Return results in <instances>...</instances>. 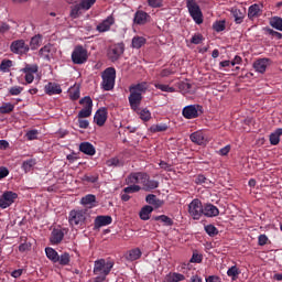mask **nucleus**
I'll return each mask as SVG.
<instances>
[{
	"instance_id": "f03ea898",
	"label": "nucleus",
	"mask_w": 282,
	"mask_h": 282,
	"mask_svg": "<svg viewBox=\"0 0 282 282\" xmlns=\"http://www.w3.org/2000/svg\"><path fill=\"white\" fill-rule=\"evenodd\" d=\"M130 96L128 97L129 105L133 111H138V108L142 104V95L147 93V83L131 85L129 87Z\"/></svg>"
},
{
	"instance_id": "f8f14e48",
	"label": "nucleus",
	"mask_w": 282,
	"mask_h": 282,
	"mask_svg": "<svg viewBox=\"0 0 282 282\" xmlns=\"http://www.w3.org/2000/svg\"><path fill=\"white\" fill-rule=\"evenodd\" d=\"M19 197V195L14 192H4L0 197V208H10L14 204V200Z\"/></svg>"
},
{
	"instance_id": "9d476101",
	"label": "nucleus",
	"mask_w": 282,
	"mask_h": 282,
	"mask_svg": "<svg viewBox=\"0 0 282 282\" xmlns=\"http://www.w3.org/2000/svg\"><path fill=\"white\" fill-rule=\"evenodd\" d=\"M124 54V43H117L111 45L108 48V58L111 63H116V61H120V57Z\"/></svg>"
},
{
	"instance_id": "3c124183",
	"label": "nucleus",
	"mask_w": 282,
	"mask_h": 282,
	"mask_svg": "<svg viewBox=\"0 0 282 282\" xmlns=\"http://www.w3.org/2000/svg\"><path fill=\"white\" fill-rule=\"evenodd\" d=\"M213 30H215V32H224V30H226V21L214 22Z\"/></svg>"
},
{
	"instance_id": "052dcab7",
	"label": "nucleus",
	"mask_w": 282,
	"mask_h": 282,
	"mask_svg": "<svg viewBox=\"0 0 282 282\" xmlns=\"http://www.w3.org/2000/svg\"><path fill=\"white\" fill-rule=\"evenodd\" d=\"M173 74H175V70L171 68H164L160 72L161 78H169V76H173Z\"/></svg>"
},
{
	"instance_id": "e433bc0d",
	"label": "nucleus",
	"mask_w": 282,
	"mask_h": 282,
	"mask_svg": "<svg viewBox=\"0 0 282 282\" xmlns=\"http://www.w3.org/2000/svg\"><path fill=\"white\" fill-rule=\"evenodd\" d=\"M70 100H78L80 98V87L74 86L68 90Z\"/></svg>"
},
{
	"instance_id": "09e8293b",
	"label": "nucleus",
	"mask_w": 282,
	"mask_h": 282,
	"mask_svg": "<svg viewBox=\"0 0 282 282\" xmlns=\"http://www.w3.org/2000/svg\"><path fill=\"white\" fill-rule=\"evenodd\" d=\"M140 191H142V187L135 184H130V186L123 188V193H128V195L131 193H140Z\"/></svg>"
},
{
	"instance_id": "bb28decb",
	"label": "nucleus",
	"mask_w": 282,
	"mask_h": 282,
	"mask_svg": "<svg viewBox=\"0 0 282 282\" xmlns=\"http://www.w3.org/2000/svg\"><path fill=\"white\" fill-rule=\"evenodd\" d=\"M160 187V182L156 180H151V176L148 174V180L143 183V191H155Z\"/></svg>"
},
{
	"instance_id": "c85d7f7f",
	"label": "nucleus",
	"mask_w": 282,
	"mask_h": 282,
	"mask_svg": "<svg viewBox=\"0 0 282 282\" xmlns=\"http://www.w3.org/2000/svg\"><path fill=\"white\" fill-rule=\"evenodd\" d=\"M153 213V207L145 205L144 207H142L139 216L140 219H142L143 221H149V219H151V214Z\"/></svg>"
},
{
	"instance_id": "4be33fe9",
	"label": "nucleus",
	"mask_w": 282,
	"mask_h": 282,
	"mask_svg": "<svg viewBox=\"0 0 282 282\" xmlns=\"http://www.w3.org/2000/svg\"><path fill=\"white\" fill-rule=\"evenodd\" d=\"M203 215L205 217H217L219 215V208L213 204H206L203 206Z\"/></svg>"
},
{
	"instance_id": "37998d69",
	"label": "nucleus",
	"mask_w": 282,
	"mask_h": 282,
	"mask_svg": "<svg viewBox=\"0 0 282 282\" xmlns=\"http://www.w3.org/2000/svg\"><path fill=\"white\" fill-rule=\"evenodd\" d=\"M269 141L270 144H272V147H276V144L281 142V135L279 134L278 130H275L269 135Z\"/></svg>"
},
{
	"instance_id": "603ef678",
	"label": "nucleus",
	"mask_w": 282,
	"mask_h": 282,
	"mask_svg": "<svg viewBox=\"0 0 282 282\" xmlns=\"http://www.w3.org/2000/svg\"><path fill=\"white\" fill-rule=\"evenodd\" d=\"M82 182H89L90 184H96V182H98V174H95V175L85 174L82 177Z\"/></svg>"
},
{
	"instance_id": "a211bd4d",
	"label": "nucleus",
	"mask_w": 282,
	"mask_h": 282,
	"mask_svg": "<svg viewBox=\"0 0 282 282\" xmlns=\"http://www.w3.org/2000/svg\"><path fill=\"white\" fill-rule=\"evenodd\" d=\"M107 116L108 112L106 108L98 109L94 116V122H96L98 127H105V122H107Z\"/></svg>"
},
{
	"instance_id": "b1692460",
	"label": "nucleus",
	"mask_w": 282,
	"mask_h": 282,
	"mask_svg": "<svg viewBox=\"0 0 282 282\" xmlns=\"http://www.w3.org/2000/svg\"><path fill=\"white\" fill-rule=\"evenodd\" d=\"M79 151L85 155H96V148L90 142H82L79 144Z\"/></svg>"
},
{
	"instance_id": "6e6552de",
	"label": "nucleus",
	"mask_w": 282,
	"mask_h": 282,
	"mask_svg": "<svg viewBox=\"0 0 282 282\" xmlns=\"http://www.w3.org/2000/svg\"><path fill=\"white\" fill-rule=\"evenodd\" d=\"M202 113H204V107L199 105L185 106L182 111V115L186 120H195V118H199Z\"/></svg>"
},
{
	"instance_id": "423d86ee",
	"label": "nucleus",
	"mask_w": 282,
	"mask_h": 282,
	"mask_svg": "<svg viewBox=\"0 0 282 282\" xmlns=\"http://www.w3.org/2000/svg\"><path fill=\"white\" fill-rule=\"evenodd\" d=\"M188 214L195 220H199L202 217H204V205L199 198H195L189 203Z\"/></svg>"
},
{
	"instance_id": "aec40b11",
	"label": "nucleus",
	"mask_w": 282,
	"mask_h": 282,
	"mask_svg": "<svg viewBox=\"0 0 282 282\" xmlns=\"http://www.w3.org/2000/svg\"><path fill=\"white\" fill-rule=\"evenodd\" d=\"M149 19H151V15H149V13H147L145 11H142V10H138L134 13L133 22L137 25H145V23L149 21Z\"/></svg>"
},
{
	"instance_id": "f3484780",
	"label": "nucleus",
	"mask_w": 282,
	"mask_h": 282,
	"mask_svg": "<svg viewBox=\"0 0 282 282\" xmlns=\"http://www.w3.org/2000/svg\"><path fill=\"white\" fill-rule=\"evenodd\" d=\"M191 141L198 147H205L207 144L206 134L202 130L195 131L189 135Z\"/></svg>"
},
{
	"instance_id": "2eb2a0df",
	"label": "nucleus",
	"mask_w": 282,
	"mask_h": 282,
	"mask_svg": "<svg viewBox=\"0 0 282 282\" xmlns=\"http://www.w3.org/2000/svg\"><path fill=\"white\" fill-rule=\"evenodd\" d=\"M272 61L268 57L258 58L253 62V69L258 72V74H265V69H268V65H270Z\"/></svg>"
},
{
	"instance_id": "72a5a7b5",
	"label": "nucleus",
	"mask_w": 282,
	"mask_h": 282,
	"mask_svg": "<svg viewBox=\"0 0 282 282\" xmlns=\"http://www.w3.org/2000/svg\"><path fill=\"white\" fill-rule=\"evenodd\" d=\"M169 130V126L166 123H158L150 127L151 133H161Z\"/></svg>"
},
{
	"instance_id": "cd10ccee",
	"label": "nucleus",
	"mask_w": 282,
	"mask_h": 282,
	"mask_svg": "<svg viewBox=\"0 0 282 282\" xmlns=\"http://www.w3.org/2000/svg\"><path fill=\"white\" fill-rule=\"evenodd\" d=\"M45 254L52 263H58V252L54 248L46 247Z\"/></svg>"
},
{
	"instance_id": "58836bf2",
	"label": "nucleus",
	"mask_w": 282,
	"mask_h": 282,
	"mask_svg": "<svg viewBox=\"0 0 282 282\" xmlns=\"http://www.w3.org/2000/svg\"><path fill=\"white\" fill-rule=\"evenodd\" d=\"M154 87H155V89H160V91H165L167 94H175V88L171 87L169 85L155 83Z\"/></svg>"
},
{
	"instance_id": "20e7f679",
	"label": "nucleus",
	"mask_w": 282,
	"mask_h": 282,
	"mask_svg": "<svg viewBox=\"0 0 282 282\" xmlns=\"http://www.w3.org/2000/svg\"><path fill=\"white\" fill-rule=\"evenodd\" d=\"M101 87L105 91H111L116 87V68L108 67L101 74Z\"/></svg>"
},
{
	"instance_id": "ddd939ff",
	"label": "nucleus",
	"mask_w": 282,
	"mask_h": 282,
	"mask_svg": "<svg viewBox=\"0 0 282 282\" xmlns=\"http://www.w3.org/2000/svg\"><path fill=\"white\" fill-rule=\"evenodd\" d=\"M149 174L147 172H134L131 173L126 182L127 184H142L144 186V182H147Z\"/></svg>"
},
{
	"instance_id": "412c9836",
	"label": "nucleus",
	"mask_w": 282,
	"mask_h": 282,
	"mask_svg": "<svg viewBox=\"0 0 282 282\" xmlns=\"http://www.w3.org/2000/svg\"><path fill=\"white\" fill-rule=\"evenodd\" d=\"M44 91L47 96H56L58 94H63V88H61L58 84L50 82L45 85Z\"/></svg>"
},
{
	"instance_id": "2f4dec72",
	"label": "nucleus",
	"mask_w": 282,
	"mask_h": 282,
	"mask_svg": "<svg viewBox=\"0 0 282 282\" xmlns=\"http://www.w3.org/2000/svg\"><path fill=\"white\" fill-rule=\"evenodd\" d=\"M34 166H36L35 159H29L26 161H23V163H22V170L24 171V173H30V171H32V169H34Z\"/></svg>"
},
{
	"instance_id": "5701e85b",
	"label": "nucleus",
	"mask_w": 282,
	"mask_h": 282,
	"mask_svg": "<svg viewBox=\"0 0 282 282\" xmlns=\"http://www.w3.org/2000/svg\"><path fill=\"white\" fill-rule=\"evenodd\" d=\"M113 221V218L111 216H97L95 218V228H102L104 226H110V224Z\"/></svg>"
},
{
	"instance_id": "a19ab883",
	"label": "nucleus",
	"mask_w": 282,
	"mask_h": 282,
	"mask_svg": "<svg viewBox=\"0 0 282 282\" xmlns=\"http://www.w3.org/2000/svg\"><path fill=\"white\" fill-rule=\"evenodd\" d=\"M79 105L84 106V109L90 108V110L94 109V100H91V97L86 96L79 100Z\"/></svg>"
},
{
	"instance_id": "1a4fd4ad",
	"label": "nucleus",
	"mask_w": 282,
	"mask_h": 282,
	"mask_svg": "<svg viewBox=\"0 0 282 282\" xmlns=\"http://www.w3.org/2000/svg\"><path fill=\"white\" fill-rule=\"evenodd\" d=\"M94 3H96V0H80V3L73 6L70 9L72 19H78L80 10H90Z\"/></svg>"
},
{
	"instance_id": "bf43d9fd",
	"label": "nucleus",
	"mask_w": 282,
	"mask_h": 282,
	"mask_svg": "<svg viewBox=\"0 0 282 282\" xmlns=\"http://www.w3.org/2000/svg\"><path fill=\"white\" fill-rule=\"evenodd\" d=\"M203 41H204V35L203 34H195L191 39V43H193V45H199Z\"/></svg>"
},
{
	"instance_id": "c03bdc74",
	"label": "nucleus",
	"mask_w": 282,
	"mask_h": 282,
	"mask_svg": "<svg viewBox=\"0 0 282 282\" xmlns=\"http://www.w3.org/2000/svg\"><path fill=\"white\" fill-rule=\"evenodd\" d=\"M72 261V258L69 257V253L65 252L58 256V261L59 265H69V262Z\"/></svg>"
},
{
	"instance_id": "0e129e2a",
	"label": "nucleus",
	"mask_w": 282,
	"mask_h": 282,
	"mask_svg": "<svg viewBox=\"0 0 282 282\" xmlns=\"http://www.w3.org/2000/svg\"><path fill=\"white\" fill-rule=\"evenodd\" d=\"M37 135H39V130H30L25 134L28 140H36L39 138Z\"/></svg>"
},
{
	"instance_id": "8fccbe9b",
	"label": "nucleus",
	"mask_w": 282,
	"mask_h": 282,
	"mask_svg": "<svg viewBox=\"0 0 282 282\" xmlns=\"http://www.w3.org/2000/svg\"><path fill=\"white\" fill-rule=\"evenodd\" d=\"M14 111V105L6 102L0 107V113H12Z\"/></svg>"
},
{
	"instance_id": "f257e3e1",
	"label": "nucleus",
	"mask_w": 282,
	"mask_h": 282,
	"mask_svg": "<svg viewBox=\"0 0 282 282\" xmlns=\"http://www.w3.org/2000/svg\"><path fill=\"white\" fill-rule=\"evenodd\" d=\"M113 261L106 260V259H99L94 262V269L93 274H95L94 282H105L107 281V276L111 273V270H113Z\"/></svg>"
},
{
	"instance_id": "5fc2aeb1",
	"label": "nucleus",
	"mask_w": 282,
	"mask_h": 282,
	"mask_svg": "<svg viewBox=\"0 0 282 282\" xmlns=\"http://www.w3.org/2000/svg\"><path fill=\"white\" fill-rule=\"evenodd\" d=\"M91 111H93V110L89 108V106H88V108H83V109L78 112L77 118H78V119L89 118V116H91Z\"/></svg>"
},
{
	"instance_id": "774afa93",
	"label": "nucleus",
	"mask_w": 282,
	"mask_h": 282,
	"mask_svg": "<svg viewBox=\"0 0 282 282\" xmlns=\"http://www.w3.org/2000/svg\"><path fill=\"white\" fill-rule=\"evenodd\" d=\"M206 282H221V278L219 275H209L205 279Z\"/></svg>"
},
{
	"instance_id": "6e6d98bb",
	"label": "nucleus",
	"mask_w": 282,
	"mask_h": 282,
	"mask_svg": "<svg viewBox=\"0 0 282 282\" xmlns=\"http://www.w3.org/2000/svg\"><path fill=\"white\" fill-rule=\"evenodd\" d=\"M12 67V61L3 59L0 64V72H8Z\"/></svg>"
},
{
	"instance_id": "39448f33",
	"label": "nucleus",
	"mask_w": 282,
	"mask_h": 282,
	"mask_svg": "<svg viewBox=\"0 0 282 282\" xmlns=\"http://www.w3.org/2000/svg\"><path fill=\"white\" fill-rule=\"evenodd\" d=\"M186 7L193 21H195L197 25H202V23H204V14L202 13L199 4H197L195 0H186Z\"/></svg>"
},
{
	"instance_id": "7c9ffc66",
	"label": "nucleus",
	"mask_w": 282,
	"mask_h": 282,
	"mask_svg": "<svg viewBox=\"0 0 282 282\" xmlns=\"http://www.w3.org/2000/svg\"><path fill=\"white\" fill-rule=\"evenodd\" d=\"M43 44V36L41 34H37L33 36L30 41V47L31 50H39V46Z\"/></svg>"
},
{
	"instance_id": "13d9d810",
	"label": "nucleus",
	"mask_w": 282,
	"mask_h": 282,
	"mask_svg": "<svg viewBox=\"0 0 282 282\" xmlns=\"http://www.w3.org/2000/svg\"><path fill=\"white\" fill-rule=\"evenodd\" d=\"M164 0H148L150 8H162Z\"/></svg>"
},
{
	"instance_id": "473e14b6",
	"label": "nucleus",
	"mask_w": 282,
	"mask_h": 282,
	"mask_svg": "<svg viewBox=\"0 0 282 282\" xmlns=\"http://www.w3.org/2000/svg\"><path fill=\"white\" fill-rule=\"evenodd\" d=\"M22 74H37L39 65L36 64H25V66L21 69Z\"/></svg>"
},
{
	"instance_id": "de8ad7c7",
	"label": "nucleus",
	"mask_w": 282,
	"mask_h": 282,
	"mask_svg": "<svg viewBox=\"0 0 282 282\" xmlns=\"http://www.w3.org/2000/svg\"><path fill=\"white\" fill-rule=\"evenodd\" d=\"M264 32H265V34H268L272 39H276L278 41H281V39H282V34L279 33L278 31H274L273 29L265 28Z\"/></svg>"
},
{
	"instance_id": "c756f323",
	"label": "nucleus",
	"mask_w": 282,
	"mask_h": 282,
	"mask_svg": "<svg viewBox=\"0 0 282 282\" xmlns=\"http://www.w3.org/2000/svg\"><path fill=\"white\" fill-rule=\"evenodd\" d=\"M143 45H147V39L143 36L135 35L132 39L131 47H133V50H140Z\"/></svg>"
},
{
	"instance_id": "e2e57ef3",
	"label": "nucleus",
	"mask_w": 282,
	"mask_h": 282,
	"mask_svg": "<svg viewBox=\"0 0 282 282\" xmlns=\"http://www.w3.org/2000/svg\"><path fill=\"white\" fill-rule=\"evenodd\" d=\"M202 261H204V257H202L199 253H193L189 260L191 263H202Z\"/></svg>"
},
{
	"instance_id": "a18cd8bd",
	"label": "nucleus",
	"mask_w": 282,
	"mask_h": 282,
	"mask_svg": "<svg viewBox=\"0 0 282 282\" xmlns=\"http://www.w3.org/2000/svg\"><path fill=\"white\" fill-rule=\"evenodd\" d=\"M145 202L147 204H151L152 206H161V200L158 199V196H155V194H149L145 197Z\"/></svg>"
},
{
	"instance_id": "7ed1b4c3",
	"label": "nucleus",
	"mask_w": 282,
	"mask_h": 282,
	"mask_svg": "<svg viewBox=\"0 0 282 282\" xmlns=\"http://www.w3.org/2000/svg\"><path fill=\"white\" fill-rule=\"evenodd\" d=\"M87 217L89 215L87 214V210L85 209H73L68 214V224L69 226H76L77 228H84V226L87 224Z\"/></svg>"
},
{
	"instance_id": "f704fd0d",
	"label": "nucleus",
	"mask_w": 282,
	"mask_h": 282,
	"mask_svg": "<svg viewBox=\"0 0 282 282\" xmlns=\"http://www.w3.org/2000/svg\"><path fill=\"white\" fill-rule=\"evenodd\" d=\"M142 257V251L138 248L132 249L129 251V254L127 256L128 261H138Z\"/></svg>"
},
{
	"instance_id": "338daca9",
	"label": "nucleus",
	"mask_w": 282,
	"mask_h": 282,
	"mask_svg": "<svg viewBox=\"0 0 282 282\" xmlns=\"http://www.w3.org/2000/svg\"><path fill=\"white\" fill-rule=\"evenodd\" d=\"M107 164L109 166H121L120 159H118V158H112V159L108 160Z\"/></svg>"
},
{
	"instance_id": "4468645a",
	"label": "nucleus",
	"mask_w": 282,
	"mask_h": 282,
	"mask_svg": "<svg viewBox=\"0 0 282 282\" xmlns=\"http://www.w3.org/2000/svg\"><path fill=\"white\" fill-rule=\"evenodd\" d=\"M116 24V18L113 17V14L108 15L102 22H100L96 30L97 32L100 33H105V32H109V30H111V25Z\"/></svg>"
},
{
	"instance_id": "dca6fc26",
	"label": "nucleus",
	"mask_w": 282,
	"mask_h": 282,
	"mask_svg": "<svg viewBox=\"0 0 282 282\" xmlns=\"http://www.w3.org/2000/svg\"><path fill=\"white\" fill-rule=\"evenodd\" d=\"M65 230L66 229H58L54 228L51 232L50 241L52 246H58L63 239H65Z\"/></svg>"
},
{
	"instance_id": "ea45409f",
	"label": "nucleus",
	"mask_w": 282,
	"mask_h": 282,
	"mask_svg": "<svg viewBox=\"0 0 282 282\" xmlns=\"http://www.w3.org/2000/svg\"><path fill=\"white\" fill-rule=\"evenodd\" d=\"M270 25L271 28H274V30L282 32V19L280 17L271 18Z\"/></svg>"
},
{
	"instance_id": "0eeeda50",
	"label": "nucleus",
	"mask_w": 282,
	"mask_h": 282,
	"mask_svg": "<svg viewBox=\"0 0 282 282\" xmlns=\"http://www.w3.org/2000/svg\"><path fill=\"white\" fill-rule=\"evenodd\" d=\"M89 58L87 48H84L83 45L75 46L72 53V61L74 65H85V62Z\"/></svg>"
},
{
	"instance_id": "6ab92c4d",
	"label": "nucleus",
	"mask_w": 282,
	"mask_h": 282,
	"mask_svg": "<svg viewBox=\"0 0 282 282\" xmlns=\"http://www.w3.org/2000/svg\"><path fill=\"white\" fill-rule=\"evenodd\" d=\"M80 205L85 208H96L98 206V200H96V195L88 194L80 199Z\"/></svg>"
},
{
	"instance_id": "49530a36",
	"label": "nucleus",
	"mask_w": 282,
	"mask_h": 282,
	"mask_svg": "<svg viewBox=\"0 0 282 282\" xmlns=\"http://www.w3.org/2000/svg\"><path fill=\"white\" fill-rule=\"evenodd\" d=\"M205 232H207L209 237H217V235H219V229L214 225H207L205 226Z\"/></svg>"
},
{
	"instance_id": "69168bd1",
	"label": "nucleus",
	"mask_w": 282,
	"mask_h": 282,
	"mask_svg": "<svg viewBox=\"0 0 282 282\" xmlns=\"http://www.w3.org/2000/svg\"><path fill=\"white\" fill-rule=\"evenodd\" d=\"M172 275L174 278V282H181L186 280V276L182 273L173 272Z\"/></svg>"
},
{
	"instance_id": "c9c22d12",
	"label": "nucleus",
	"mask_w": 282,
	"mask_h": 282,
	"mask_svg": "<svg viewBox=\"0 0 282 282\" xmlns=\"http://www.w3.org/2000/svg\"><path fill=\"white\" fill-rule=\"evenodd\" d=\"M239 274H241V271L237 265H232L227 270V275L230 276L234 281H237L239 279Z\"/></svg>"
},
{
	"instance_id": "864d4df0",
	"label": "nucleus",
	"mask_w": 282,
	"mask_h": 282,
	"mask_svg": "<svg viewBox=\"0 0 282 282\" xmlns=\"http://www.w3.org/2000/svg\"><path fill=\"white\" fill-rule=\"evenodd\" d=\"M51 51H52V46L45 45L40 50L39 54L40 56H42V58H50Z\"/></svg>"
},
{
	"instance_id": "4d7b16f0",
	"label": "nucleus",
	"mask_w": 282,
	"mask_h": 282,
	"mask_svg": "<svg viewBox=\"0 0 282 282\" xmlns=\"http://www.w3.org/2000/svg\"><path fill=\"white\" fill-rule=\"evenodd\" d=\"M140 118L144 122H149L151 120V111L149 109H143L140 111Z\"/></svg>"
},
{
	"instance_id": "79ce46f5",
	"label": "nucleus",
	"mask_w": 282,
	"mask_h": 282,
	"mask_svg": "<svg viewBox=\"0 0 282 282\" xmlns=\"http://www.w3.org/2000/svg\"><path fill=\"white\" fill-rule=\"evenodd\" d=\"M155 221H162V224L164 226H173V219H171V217L166 216V215H161V216H156L154 217Z\"/></svg>"
},
{
	"instance_id": "393cba45",
	"label": "nucleus",
	"mask_w": 282,
	"mask_h": 282,
	"mask_svg": "<svg viewBox=\"0 0 282 282\" xmlns=\"http://www.w3.org/2000/svg\"><path fill=\"white\" fill-rule=\"evenodd\" d=\"M261 15V6L254 3L251 4L248 9V19L252 21L253 19H257Z\"/></svg>"
},
{
	"instance_id": "a878e982",
	"label": "nucleus",
	"mask_w": 282,
	"mask_h": 282,
	"mask_svg": "<svg viewBox=\"0 0 282 282\" xmlns=\"http://www.w3.org/2000/svg\"><path fill=\"white\" fill-rule=\"evenodd\" d=\"M231 14L235 19V23L240 25V23H243V19H246V11H241V9L232 8Z\"/></svg>"
},
{
	"instance_id": "4c0bfd02",
	"label": "nucleus",
	"mask_w": 282,
	"mask_h": 282,
	"mask_svg": "<svg viewBox=\"0 0 282 282\" xmlns=\"http://www.w3.org/2000/svg\"><path fill=\"white\" fill-rule=\"evenodd\" d=\"M195 184H198V185L205 184V186H212L213 182L208 180L204 174H198L195 177Z\"/></svg>"
},
{
	"instance_id": "9b49d317",
	"label": "nucleus",
	"mask_w": 282,
	"mask_h": 282,
	"mask_svg": "<svg viewBox=\"0 0 282 282\" xmlns=\"http://www.w3.org/2000/svg\"><path fill=\"white\" fill-rule=\"evenodd\" d=\"M10 50L13 54L23 56L30 52V45L25 43V40H15L11 43Z\"/></svg>"
},
{
	"instance_id": "680f3d73",
	"label": "nucleus",
	"mask_w": 282,
	"mask_h": 282,
	"mask_svg": "<svg viewBox=\"0 0 282 282\" xmlns=\"http://www.w3.org/2000/svg\"><path fill=\"white\" fill-rule=\"evenodd\" d=\"M21 91H23V87H21V86H13L9 89V94L11 96H19L21 94Z\"/></svg>"
}]
</instances>
